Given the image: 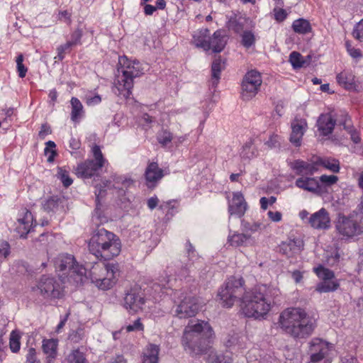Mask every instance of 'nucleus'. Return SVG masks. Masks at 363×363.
<instances>
[{
    "label": "nucleus",
    "instance_id": "f257e3e1",
    "mask_svg": "<svg viewBox=\"0 0 363 363\" xmlns=\"http://www.w3.org/2000/svg\"><path fill=\"white\" fill-rule=\"evenodd\" d=\"M277 324L284 333L296 339L309 337L316 327L315 320L300 307H289L282 311Z\"/></svg>",
    "mask_w": 363,
    "mask_h": 363
},
{
    "label": "nucleus",
    "instance_id": "f03ea898",
    "mask_svg": "<svg viewBox=\"0 0 363 363\" xmlns=\"http://www.w3.org/2000/svg\"><path fill=\"white\" fill-rule=\"evenodd\" d=\"M279 294L277 288L265 284L255 286L242 296L240 308L248 318H264L272 308V300Z\"/></svg>",
    "mask_w": 363,
    "mask_h": 363
},
{
    "label": "nucleus",
    "instance_id": "7ed1b4c3",
    "mask_svg": "<svg viewBox=\"0 0 363 363\" xmlns=\"http://www.w3.org/2000/svg\"><path fill=\"white\" fill-rule=\"evenodd\" d=\"M215 334L208 322L198 320L190 321L185 327L182 337V345L191 356L206 353Z\"/></svg>",
    "mask_w": 363,
    "mask_h": 363
},
{
    "label": "nucleus",
    "instance_id": "20e7f679",
    "mask_svg": "<svg viewBox=\"0 0 363 363\" xmlns=\"http://www.w3.org/2000/svg\"><path fill=\"white\" fill-rule=\"evenodd\" d=\"M89 250L97 259L109 260L120 254L121 242L114 233L100 228L91 238Z\"/></svg>",
    "mask_w": 363,
    "mask_h": 363
},
{
    "label": "nucleus",
    "instance_id": "39448f33",
    "mask_svg": "<svg viewBox=\"0 0 363 363\" xmlns=\"http://www.w3.org/2000/svg\"><path fill=\"white\" fill-rule=\"evenodd\" d=\"M114 82L113 92L125 99L130 98L133 88V79L143 74L138 61H130L127 57L118 58V67Z\"/></svg>",
    "mask_w": 363,
    "mask_h": 363
},
{
    "label": "nucleus",
    "instance_id": "423d86ee",
    "mask_svg": "<svg viewBox=\"0 0 363 363\" xmlns=\"http://www.w3.org/2000/svg\"><path fill=\"white\" fill-rule=\"evenodd\" d=\"M336 233L342 240L355 242L363 235V214L345 215L340 213L335 223Z\"/></svg>",
    "mask_w": 363,
    "mask_h": 363
},
{
    "label": "nucleus",
    "instance_id": "0eeeda50",
    "mask_svg": "<svg viewBox=\"0 0 363 363\" xmlns=\"http://www.w3.org/2000/svg\"><path fill=\"white\" fill-rule=\"evenodd\" d=\"M245 281L242 277H231L225 282L218 291V296L223 307L231 308L234 303L240 300L246 293L244 289Z\"/></svg>",
    "mask_w": 363,
    "mask_h": 363
},
{
    "label": "nucleus",
    "instance_id": "6e6552de",
    "mask_svg": "<svg viewBox=\"0 0 363 363\" xmlns=\"http://www.w3.org/2000/svg\"><path fill=\"white\" fill-rule=\"evenodd\" d=\"M119 275L118 264L108 263L96 264L91 271V279L96 286L102 290L111 289L116 282Z\"/></svg>",
    "mask_w": 363,
    "mask_h": 363
},
{
    "label": "nucleus",
    "instance_id": "1a4fd4ad",
    "mask_svg": "<svg viewBox=\"0 0 363 363\" xmlns=\"http://www.w3.org/2000/svg\"><path fill=\"white\" fill-rule=\"evenodd\" d=\"M32 291L46 300L60 298L62 296V289L59 281L49 275H43L36 285L32 287Z\"/></svg>",
    "mask_w": 363,
    "mask_h": 363
},
{
    "label": "nucleus",
    "instance_id": "9d476101",
    "mask_svg": "<svg viewBox=\"0 0 363 363\" xmlns=\"http://www.w3.org/2000/svg\"><path fill=\"white\" fill-rule=\"evenodd\" d=\"M94 160H87L79 164L75 169L78 177L87 179L98 174L99 170L104 166L105 160L103 157L100 147L94 145L92 148Z\"/></svg>",
    "mask_w": 363,
    "mask_h": 363
},
{
    "label": "nucleus",
    "instance_id": "9b49d317",
    "mask_svg": "<svg viewBox=\"0 0 363 363\" xmlns=\"http://www.w3.org/2000/svg\"><path fill=\"white\" fill-rule=\"evenodd\" d=\"M309 344L311 363H331L332 344L319 338H313Z\"/></svg>",
    "mask_w": 363,
    "mask_h": 363
},
{
    "label": "nucleus",
    "instance_id": "f8f14e48",
    "mask_svg": "<svg viewBox=\"0 0 363 363\" xmlns=\"http://www.w3.org/2000/svg\"><path fill=\"white\" fill-rule=\"evenodd\" d=\"M262 80L260 73L256 70H250L245 75L242 82V97L244 100H250L259 91Z\"/></svg>",
    "mask_w": 363,
    "mask_h": 363
},
{
    "label": "nucleus",
    "instance_id": "ddd939ff",
    "mask_svg": "<svg viewBox=\"0 0 363 363\" xmlns=\"http://www.w3.org/2000/svg\"><path fill=\"white\" fill-rule=\"evenodd\" d=\"M55 268L60 272H67L68 274H76L83 276L86 273V269L82 265H79L74 257L70 255H61L55 262Z\"/></svg>",
    "mask_w": 363,
    "mask_h": 363
},
{
    "label": "nucleus",
    "instance_id": "4468645a",
    "mask_svg": "<svg viewBox=\"0 0 363 363\" xmlns=\"http://www.w3.org/2000/svg\"><path fill=\"white\" fill-rule=\"evenodd\" d=\"M200 309L197 298L194 296H185L181 303L177 306L175 315L179 318H188L194 316Z\"/></svg>",
    "mask_w": 363,
    "mask_h": 363
},
{
    "label": "nucleus",
    "instance_id": "2eb2a0df",
    "mask_svg": "<svg viewBox=\"0 0 363 363\" xmlns=\"http://www.w3.org/2000/svg\"><path fill=\"white\" fill-rule=\"evenodd\" d=\"M145 299L138 288H133L128 291L123 298V306L129 312L133 314L143 308Z\"/></svg>",
    "mask_w": 363,
    "mask_h": 363
},
{
    "label": "nucleus",
    "instance_id": "dca6fc26",
    "mask_svg": "<svg viewBox=\"0 0 363 363\" xmlns=\"http://www.w3.org/2000/svg\"><path fill=\"white\" fill-rule=\"evenodd\" d=\"M247 208V203L243 194L240 191L233 193V198L228 201V213L230 216L241 218Z\"/></svg>",
    "mask_w": 363,
    "mask_h": 363
},
{
    "label": "nucleus",
    "instance_id": "f3484780",
    "mask_svg": "<svg viewBox=\"0 0 363 363\" xmlns=\"http://www.w3.org/2000/svg\"><path fill=\"white\" fill-rule=\"evenodd\" d=\"M291 133L290 142L296 147L301 145L302 138L306 132L308 125L306 119L296 116L291 122Z\"/></svg>",
    "mask_w": 363,
    "mask_h": 363
},
{
    "label": "nucleus",
    "instance_id": "a211bd4d",
    "mask_svg": "<svg viewBox=\"0 0 363 363\" xmlns=\"http://www.w3.org/2000/svg\"><path fill=\"white\" fill-rule=\"evenodd\" d=\"M303 248V242L299 238L288 239L279 245V252L287 257L298 255Z\"/></svg>",
    "mask_w": 363,
    "mask_h": 363
},
{
    "label": "nucleus",
    "instance_id": "6ab92c4d",
    "mask_svg": "<svg viewBox=\"0 0 363 363\" xmlns=\"http://www.w3.org/2000/svg\"><path fill=\"white\" fill-rule=\"evenodd\" d=\"M308 223L315 229H328L330 226V218L328 212L324 208H320L310 216Z\"/></svg>",
    "mask_w": 363,
    "mask_h": 363
},
{
    "label": "nucleus",
    "instance_id": "aec40b11",
    "mask_svg": "<svg viewBox=\"0 0 363 363\" xmlns=\"http://www.w3.org/2000/svg\"><path fill=\"white\" fill-rule=\"evenodd\" d=\"M295 185L301 189L313 194H320L322 191V184L319 183L318 177L307 175L300 177L296 180Z\"/></svg>",
    "mask_w": 363,
    "mask_h": 363
},
{
    "label": "nucleus",
    "instance_id": "412c9836",
    "mask_svg": "<svg viewBox=\"0 0 363 363\" xmlns=\"http://www.w3.org/2000/svg\"><path fill=\"white\" fill-rule=\"evenodd\" d=\"M16 231L21 238H26L33 225V216L30 211L23 209L17 220Z\"/></svg>",
    "mask_w": 363,
    "mask_h": 363
},
{
    "label": "nucleus",
    "instance_id": "4be33fe9",
    "mask_svg": "<svg viewBox=\"0 0 363 363\" xmlns=\"http://www.w3.org/2000/svg\"><path fill=\"white\" fill-rule=\"evenodd\" d=\"M164 177L163 170L157 162H150L145 172L147 186L149 188L155 186L156 184Z\"/></svg>",
    "mask_w": 363,
    "mask_h": 363
},
{
    "label": "nucleus",
    "instance_id": "5701e85b",
    "mask_svg": "<svg viewBox=\"0 0 363 363\" xmlns=\"http://www.w3.org/2000/svg\"><path fill=\"white\" fill-rule=\"evenodd\" d=\"M228 40V37L224 32L218 30L208 37L207 45H209V50H212L213 52H220L225 48Z\"/></svg>",
    "mask_w": 363,
    "mask_h": 363
},
{
    "label": "nucleus",
    "instance_id": "b1692460",
    "mask_svg": "<svg viewBox=\"0 0 363 363\" xmlns=\"http://www.w3.org/2000/svg\"><path fill=\"white\" fill-rule=\"evenodd\" d=\"M336 121L329 113L321 114L317 121L318 131L324 136L329 135L333 131Z\"/></svg>",
    "mask_w": 363,
    "mask_h": 363
},
{
    "label": "nucleus",
    "instance_id": "393cba45",
    "mask_svg": "<svg viewBox=\"0 0 363 363\" xmlns=\"http://www.w3.org/2000/svg\"><path fill=\"white\" fill-rule=\"evenodd\" d=\"M160 346L149 343L144 349L142 363H158Z\"/></svg>",
    "mask_w": 363,
    "mask_h": 363
},
{
    "label": "nucleus",
    "instance_id": "a878e982",
    "mask_svg": "<svg viewBox=\"0 0 363 363\" xmlns=\"http://www.w3.org/2000/svg\"><path fill=\"white\" fill-rule=\"evenodd\" d=\"M336 79L341 86L347 90L355 89L354 76L348 70H344L339 73L336 77Z\"/></svg>",
    "mask_w": 363,
    "mask_h": 363
},
{
    "label": "nucleus",
    "instance_id": "bb28decb",
    "mask_svg": "<svg viewBox=\"0 0 363 363\" xmlns=\"http://www.w3.org/2000/svg\"><path fill=\"white\" fill-rule=\"evenodd\" d=\"M209 35V30L207 28H202L197 30L193 35L194 44L196 47L201 48L206 51L209 50V45H207Z\"/></svg>",
    "mask_w": 363,
    "mask_h": 363
},
{
    "label": "nucleus",
    "instance_id": "cd10ccee",
    "mask_svg": "<svg viewBox=\"0 0 363 363\" xmlns=\"http://www.w3.org/2000/svg\"><path fill=\"white\" fill-rule=\"evenodd\" d=\"M258 155V150L255 145L254 139L250 138L242 145L240 156L242 160H252Z\"/></svg>",
    "mask_w": 363,
    "mask_h": 363
},
{
    "label": "nucleus",
    "instance_id": "c85d7f7f",
    "mask_svg": "<svg viewBox=\"0 0 363 363\" xmlns=\"http://www.w3.org/2000/svg\"><path fill=\"white\" fill-rule=\"evenodd\" d=\"M64 199L57 196H50L42 203L44 211L57 212L63 208Z\"/></svg>",
    "mask_w": 363,
    "mask_h": 363
},
{
    "label": "nucleus",
    "instance_id": "c756f323",
    "mask_svg": "<svg viewBox=\"0 0 363 363\" xmlns=\"http://www.w3.org/2000/svg\"><path fill=\"white\" fill-rule=\"evenodd\" d=\"M133 180L122 176H114L113 182L106 181L104 183V187L108 189H118L123 190V188H128L132 184Z\"/></svg>",
    "mask_w": 363,
    "mask_h": 363
},
{
    "label": "nucleus",
    "instance_id": "7c9ffc66",
    "mask_svg": "<svg viewBox=\"0 0 363 363\" xmlns=\"http://www.w3.org/2000/svg\"><path fill=\"white\" fill-rule=\"evenodd\" d=\"M223 62L220 59V57L216 58L211 66V86L212 87H216L220 78L221 70L224 68Z\"/></svg>",
    "mask_w": 363,
    "mask_h": 363
},
{
    "label": "nucleus",
    "instance_id": "2f4dec72",
    "mask_svg": "<svg viewBox=\"0 0 363 363\" xmlns=\"http://www.w3.org/2000/svg\"><path fill=\"white\" fill-rule=\"evenodd\" d=\"M250 238V235L247 233L233 232L232 234H229L228 237V242L231 246L239 247L246 245Z\"/></svg>",
    "mask_w": 363,
    "mask_h": 363
},
{
    "label": "nucleus",
    "instance_id": "473e14b6",
    "mask_svg": "<svg viewBox=\"0 0 363 363\" xmlns=\"http://www.w3.org/2000/svg\"><path fill=\"white\" fill-rule=\"evenodd\" d=\"M58 341L55 339H44L42 349L48 358L55 359L57 356Z\"/></svg>",
    "mask_w": 363,
    "mask_h": 363
},
{
    "label": "nucleus",
    "instance_id": "72a5a7b5",
    "mask_svg": "<svg viewBox=\"0 0 363 363\" xmlns=\"http://www.w3.org/2000/svg\"><path fill=\"white\" fill-rule=\"evenodd\" d=\"M316 164L331 171L333 173H337L340 171V162L337 160L330 157H318L316 160Z\"/></svg>",
    "mask_w": 363,
    "mask_h": 363
},
{
    "label": "nucleus",
    "instance_id": "f704fd0d",
    "mask_svg": "<svg viewBox=\"0 0 363 363\" xmlns=\"http://www.w3.org/2000/svg\"><path fill=\"white\" fill-rule=\"evenodd\" d=\"M292 28L295 33L303 35L310 33L312 30L310 22L303 18L295 20L293 22Z\"/></svg>",
    "mask_w": 363,
    "mask_h": 363
},
{
    "label": "nucleus",
    "instance_id": "c9c22d12",
    "mask_svg": "<svg viewBox=\"0 0 363 363\" xmlns=\"http://www.w3.org/2000/svg\"><path fill=\"white\" fill-rule=\"evenodd\" d=\"M245 338V337L242 334L233 332L228 334L225 341V345L228 347L238 346L239 348H242Z\"/></svg>",
    "mask_w": 363,
    "mask_h": 363
},
{
    "label": "nucleus",
    "instance_id": "e433bc0d",
    "mask_svg": "<svg viewBox=\"0 0 363 363\" xmlns=\"http://www.w3.org/2000/svg\"><path fill=\"white\" fill-rule=\"evenodd\" d=\"M70 102L72 105L71 119L76 121L83 114V106L76 97H72Z\"/></svg>",
    "mask_w": 363,
    "mask_h": 363
},
{
    "label": "nucleus",
    "instance_id": "4c0bfd02",
    "mask_svg": "<svg viewBox=\"0 0 363 363\" xmlns=\"http://www.w3.org/2000/svg\"><path fill=\"white\" fill-rule=\"evenodd\" d=\"M290 167L296 172L297 175H306L308 162L301 160H296L290 163Z\"/></svg>",
    "mask_w": 363,
    "mask_h": 363
},
{
    "label": "nucleus",
    "instance_id": "58836bf2",
    "mask_svg": "<svg viewBox=\"0 0 363 363\" xmlns=\"http://www.w3.org/2000/svg\"><path fill=\"white\" fill-rule=\"evenodd\" d=\"M289 61L294 68H301L308 65L303 56L298 52L294 51L289 55Z\"/></svg>",
    "mask_w": 363,
    "mask_h": 363
},
{
    "label": "nucleus",
    "instance_id": "ea45409f",
    "mask_svg": "<svg viewBox=\"0 0 363 363\" xmlns=\"http://www.w3.org/2000/svg\"><path fill=\"white\" fill-rule=\"evenodd\" d=\"M314 272L319 278L322 279L325 281L331 280L335 277L334 272L333 271L325 268L322 265H319L318 267L314 268Z\"/></svg>",
    "mask_w": 363,
    "mask_h": 363
},
{
    "label": "nucleus",
    "instance_id": "a19ab883",
    "mask_svg": "<svg viewBox=\"0 0 363 363\" xmlns=\"http://www.w3.org/2000/svg\"><path fill=\"white\" fill-rule=\"evenodd\" d=\"M67 361L69 363H89L84 356V354L79 349L73 350L67 357Z\"/></svg>",
    "mask_w": 363,
    "mask_h": 363
},
{
    "label": "nucleus",
    "instance_id": "79ce46f5",
    "mask_svg": "<svg viewBox=\"0 0 363 363\" xmlns=\"http://www.w3.org/2000/svg\"><path fill=\"white\" fill-rule=\"evenodd\" d=\"M209 360L212 363H231L232 357L228 354H217L216 352H211L208 357Z\"/></svg>",
    "mask_w": 363,
    "mask_h": 363
},
{
    "label": "nucleus",
    "instance_id": "37998d69",
    "mask_svg": "<svg viewBox=\"0 0 363 363\" xmlns=\"http://www.w3.org/2000/svg\"><path fill=\"white\" fill-rule=\"evenodd\" d=\"M45 147L44 149V154L45 156H48L47 161L48 162H52L54 161L55 157L57 155V152L55 150L56 145L53 141L49 140L45 143Z\"/></svg>",
    "mask_w": 363,
    "mask_h": 363
},
{
    "label": "nucleus",
    "instance_id": "c03bdc74",
    "mask_svg": "<svg viewBox=\"0 0 363 363\" xmlns=\"http://www.w3.org/2000/svg\"><path fill=\"white\" fill-rule=\"evenodd\" d=\"M338 286L339 285L335 282L324 281L317 285L315 290L320 293H326L335 291Z\"/></svg>",
    "mask_w": 363,
    "mask_h": 363
},
{
    "label": "nucleus",
    "instance_id": "a18cd8bd",
    "mask_svg": "<svg viewBox=\"0 0 363 363\" xmlns=\"http://www.w3.org/2000/svg\"><path fill=\"white\" fill-rule=\"evenodd\" d=\"M241 43L245 48H250L255 43V36L254 33L250 30L243 31Z\"/></svg>",
    "mask_w": 363,
    "mask_h": 363
},
{
    "label": "nucleus",
    "instance_id": "49530a36",
    "mask_svg": "<svg viewBox=\"0 0 363 363\" xmlns=\"http://www.w3.org/2000/svg\"><path fill=\"white\" fill-rule=\"evenodd\" d=\"M24 57L23 54H19L16 59V69L20 78L26 77L28 72V68L23 65Z\"/></svg>",
    "mask_w": 363,
    "mask_h": 363
},
{
    "label": "nucleus",
    "instance_id": "de8ad7c7",
    "mask_svg": "<svg viewBox=\"0 0 363 363\" xmlns=\"http://www.w3.org/2000/svg\"><path fill=\"white\" fill-rule=\"evenodd\" d=\"M157 140L162 146H167L173 140V135L169 131L163 130L159 133Z\"/></svg>",
    "mask_w": 363,
    "mask_h": 363
},
{
    "label": "nucleus",
    "instance_id": "09e8293b",
    "mask_svg": "<svg viewBox=\"0 0 363 363\" xmlns=\"http://www.w3.org/2000/svg\"><path fill=\"white\" fill-rule=\"evenodd\" d=\"M229 29L233 30L236 33H240L244 29V23L242 19H231L228 22Z\"/></svg>",
    "mask_w": 363,
    "mask_h": 363
},
{
    "label": "nucleus",
    "instance_id": "8fccbe9b",
    "mask_svg": "<svg viewBox=\"0 0 363 363\" xmlns=\"http://www.w3.org/2000/svg\"><path fill=\"white\" fill-rule=\"evenodd\" d=\"M318 179L320 184L321 183L323 185L330 186L337 182L338 177L335 175L323 174L318 177Z\"/></svg>",
    "mask_w": 363,
    "mask_h": 363
},
{
    "label": "nucleus",
    "instance_id": "3c124183",
    "mask_svg": "<svg viewBox=\"0 0 363 363\" xmlns=\"http://www.w3.org/2000/svg\"><path fill=\"white\" fill-rule=\"evenodd\" d=\"M352 34L355 39L359 42H363V18L356 23Z\"/></svg>",
    "mask_w": 363,
    "mask_h": 363
},
{
    "label": "nucleus",
    "instance_id": "603ef678",
    "mask_svg": "<svg viewBox=\"0 0 363 363\" xmlns=\"http://www.w3.org/2000/svg\"><path fill=\"white\" fill-rule=\"evenodd\" d=\"M260 226L261 224L258 223H250L249 222L245 221V220H242L241 221L242 230L244 232H256L260 228Z\"/></svg>",
    "mask_w": 363,
    "mask_h": 363
},
{
    "label": "nucleus",
    "instance_id": "864d4df0",
    "mask_svg": "<svg viewBox=\"0 0 363 363\" xmlns=\"http://www.w3.org/2000/svg\"><path fill=\"white\" fill-rule=\"evenodd\" d=\"M58 174L64 186L68 187L72 184L73 181L69 177V174L67 171L63 170L62 168H60Z\"/></svg>",
    "mask_w": 363,
    "mask_h": 363
},
{
    "label": "nucleus",
    "instance_id": "5fc2aeb1",
    "mask_svg": "<svg viewBox=\"0 0 363 363\" xmlns=\"http://www.w3.org/2000/svg\"><path fill=\"white\" fill-rule=\"evenodd\" d=\"M10 253V245L6 242L3 241L0 243V262L5 259Z\"/></svg>",
    "mask_w": 363,
    "mask_h": 363
},
{
    "label": "nucleus",
    "instance_id": "6e6d98bb",
    "mask_svg": "<svg viewBox=\"0 0 363 363\" xmlns=\"http://www.w3.org/2000/svg\"><path fill=\"white\" fill-rule=\"evenodd\" d=\"M9 345L13 352H17L20 350L19 339L17 336L14 335V332H12L11 334Z\"/></svg>",
    "mask_w": 363,
    "mask_h": 363
},
{
    "label": "nucleus",
    "instance_id": "4d7b16f0",
    "mask_svg": "<svg viewBox=\"0 0 363 363\" xmlns=\"http://www.w3.org/2000/svg\"><path fill=\"white\" fill-rule=\"evenodd\" d=\"M72 48L71 44L67 42L64 45H60L57 48V55L55 59L58 60H62L65 58V53Z\"/></svg>",
    "mask_w": 363,
    "mask_h": 363
},
{
    "label": "nucleus",
    "instance_id": "13d9d810",
    "mask_svg": "<svg viewBox=\"0 0 363 363\" xmlns=\"http://www.w3.org/2000/svg\"><path fill=\"white\" fill-rule=\"evenodd\" d=\"M340 117L341 118H337L335 120L337 121L340 125H342L345 130H348L352 128V126L348 124V123L350 121V118L346 112H341Z\"/></svg>",
    "mask_w": 363,
    "mask_h": 363
},
{
    "label": "nucleus",
    "instance_id": "bf43d9fd",
    "mask_svg": "<svg viewBox=\"0 0 363 363\" xmlns=\"http://www.w3.org/2000/svg\"><path fill=\"white\" fill-rule=\"evenodd\" d=\"M126 330L128 332H133V331H143L144 330V325L140 321V318H138L135 320L133 324H129L126 326Z\"/></svg>",
    "mask_w": 363,
    "mask_h": 363
},
{
    "label": "nucleus",
    "instance_id": "052dcab7",
    "mask_svg": "<svg viewBox=\"0 0 363 363\" xmlns=\"http://www.w3.org/2000/svg\"><path fill=\"white\" fill-rule=\"evenodd\" d=\"M82 36V31L79 29L74 30L71 35V40L67 41L71 44V46H74L80 43V40Z\"/></svg>",
    "mask_w": 363,
    "mask_h": 363
},
{
    "label": "nucleus",
    "instance_id": "680f3d73",
    "mask_svg": "<svg viewBox=\"0 0 363 363\" xmlns=\"http://www.w3.org/2000/svg\"><path fill=\"white\" fill-rule=\"evenodd\" d=\"M84 337V331L82 329H78L75 331H73L69 335V339L72 342L74 343L79 342Z\"/></svg>",
    "mask_w": 363,
    "mask_h": 363
},
{
    "label": "nucleus",
    "instance_id": "e2e57ef3",
    "mask_svg": "<svg viewBox=\"0 0 363 363\" xmlns=\"http://www.w3.org/2000/svg\"><path fill=\"white\" fill-rule=\"evenodd\" d=\"M26 363H40L37 359L36 351L33 347L28 349V354L26 355Z\"/></svg>",
    "mask_w": 363,
    "mask_h": 363
},
{
    "label": "nucleus",
    "instance_id": "0e129e2a",
    "mask_svg": "<svg viewBox=\"0 0 363 363\" xmlns=\"http://www.w3.org/2000/svg\"><path fill=\"white\" fill-rule=\"evenodd\" d=\"M265 145L269 148H275L279 145V137L277 135L270 136L265 142Z\"/></svg>",
    "mask_w": 363,
    "mask_h": 363
},
{
    "label": "nucleus",
    "instance_id": "69168bd1",
    "mask_svg": "<svg viewBox=\"0 0 363 363\" xmlns=\"http://www.w3.org/2000/svg\"><path fill=\"white\" fill-rule=\"evenodd\" d=\"M101 101V98L99 95L96 94L94 96L86 95V103L88 106H94L99 104Z\"/></svg>",
    "mask_w": 363,
    "mask_h": 363
},
{
    "label": "nucleus",
    "instance_id": "338daca9",
    "mask_svg": "<svg viewBox=\"0 0 363 363\" xmlns=\"http://www.w3.org/2000/svg\"><path fill=\"white\" fill-rule=\"evenodd\" d=\"M274 18L277 21H283L287 16V13L284 9H274Z\"/></svg>",
    "mask_w": 363,
    "mask_h": 363
},
{
    "label": "nucleus",
    "instance_id": "774afa93",
    "mask_svg": "<svg viewBox=\"0 0 363 363\" xmlns=\"http://www.w3.org/2000/svg\"><path fill=\"white\" fill-rule=\"evenodd\" d=\"M169 283V278L167 276L162 277L159 279L158 282L154 284L155 290L157 291V288H160L161 290L167 289V285Z\"/></svg>",
    "mask_w": 363,
    "mask_h": 363
}]
</instances>
